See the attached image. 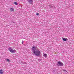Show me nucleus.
Listing matches in <instances>:
<instances>
[{
  "instance_id": "1",
  "label": "nucleus",
  "mask_w": 74,
  "mask_h": 74,
  "mask_svg": "<svg viewBox=\"0 0 74 74\" xmlns=\"http://www.w3.org/2000/svg\"><path fill=\"white\" fill-rule=\"evenodd\" d=\"M32 49L33 50V52L34 55H36V56H40V54H41V52H40V51L38 50H36V48H35V47H32Z\"/></svg>"
},
{
  "instance_id": "2",
  "label": "nucleus",
  "mask_w": 74,
  "mask_h": 74,
  "mask_svg": "<svg viewBox=\"0 0 74 74\" xmlns=\"http://www.w3.org/2000/svg\"><path fill=\"white\" fill-rule=\"evenodd\" d=\"M8 49L11 53H15V52H16V50H14L11 47H9Z\"/></svg>"
},
{
  "instance_id": "3",
  "label": "nucleus",
  "mask_w": 74,
  "mask_h": 74,
  "mask_svg": "<svg viewBox=\"0 0 74 74\" xmlns=\"http://www.w3.org/2000/svg\"><path fill=\"white\" fill-rule=\"evenodd\" d=\"M58 63L60 66H63V63L61 62H58Z\"/></svg>"
},
{
  "instance_id": "4",
  "label": "nucleus",
  "mask_w": 74,
  "mask_h": 74,
  "mask_svg": "<svg viewBox=\"0 0 74 74\" xmlns=\"http://www.w3.org/2000/svg\"><path fill=\"white\" fill-rule=\"evenodd\" d=\"M27 1H28L29 4H32V3H33V0H27Z\"/></svg>"
},
{
  "instance_id": "5",
  "label": "nucleus",
  "mask_w": 74,
  "mask_h": 74,
  "mask_svg": "<svg viewBox=\"0 0 74 74\" xmlns=\"http://www.w3.org/2000/svg\"><path fill=\"white\" fill-rule=\"evenodd\" d=\"M10 11L11 12H14V9L13 8H10Z\"/></svg>"
},
{
  "instance_id": "6",
  "label": "nucleus",
  "mask_w": 74,
  "mask_h": 74,
  "mask_svg": "<svg viewBox=\"0 0 74 74\" xmlns=\"http://www.w3.org/2000/svg\"><path fill=\"white\" fill-rule=\"evenodd\" d=\"M4 73V71H3V70L2 69L0 70V74H3Z\"/></svg>"
},
{
  "instance_id": "7",
  "label": "nucleus",
  "mask_w": 74,
  "mask_h": 74,
  "mask_svg": "<svg viewBox=\"0 0 74 74\" xmlns=\"http://www.w3.org/2000/svg\"><path fill=\"white\" fill-rule=\"evenodd\" d=\"M62 40H63L64 41H66L67 40V39L66 38H62Z\"/></svg>"
},
{
  "instance_id": "8",
  "label": "nucleus",
  "mask_w": 74,
  "mask_h": 74,
  "mask_svg": "<svg viewBox=\"0 0 74 74\" xmlns=\"http://www.w3.org/2000/svg\"><path fill=\"white\" fill-rule=\"evenodd\" d=\"M44 56L45 58H47V55L46 54H44L43 55Z\"/></svg>"
},
{
  "instance_id": "9",
  "label": "nucleus",
  "mask_w": 74,
  "mask_h": 74,
  "mask_svg": "<svg viewBox=\"0 0 74 74\" xmlns=\"http://www.w3.org/2000/svg\"><path fill=\"white\" fill-rule=\"evenodd\" d=\"M14 4H15L16 5H17L18 4V3H17V2H14Z\"/></svg>"
},
{
  "instance_id": "10",
  "label": "nucleus",
  "mask_w": 74,
  "mask_h": 74,
  "mask_svg": "<svg viewBox=\"0 0 74 74\" xmlns=\"http://www.w3.org/2000/svg\"><path fill=\"white\" fill-rule=\"evenodd\" d=\"M6 62H10V59H6Z\"/></svg>"
},
{
  "instance_id": "11",
  "label": "nucleus",
  "mask_w": 74,
  "mask_h": 74,
  "mask_svg": "<svg viewBox=\"0 0 74 74\" xmlns=\"http://www.w3.org/2000/svg\"><path fill=\"white\" fill-rule=\"evenodd\" d=\"M36 15H39V13H36Z\"/></svg>"
},
{
  "instance_id": "12",
  "label": "nucleus",
  "mask_w": 74,
  "mask_h": 74,
  "mask_svg": "<svg viewBox=\"0 0 74 74\" xmlns=\"http://www.w3.org/2000/svg\"><path fill=\"white\" fill-rule=\"evenodd\" d=\"M22 44H23V41L22 40Z\"/></svg>"
},
{
  "instance_id": "13",
  "label": "nucleus",
  "mask_w": 74,
  "mask_h": 74,
  "mask_svg": "<svg viewBox=\"0 0 74 74\" xmlns=\"http://www.w3.org/2000/svg\"><path fill=\"white\" fill-rule=\"evenodd\" d=\"M63 71H66V72H67V71L64 70H63Z\"/></svg>"
}]
</instances>
